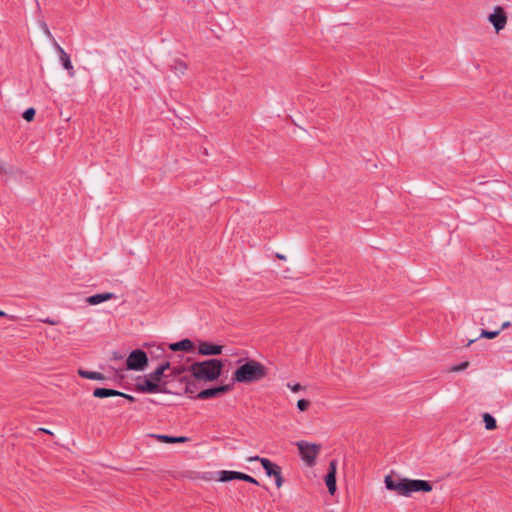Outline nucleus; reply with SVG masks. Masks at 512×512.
Returning <instances> with one entry per match:
<instances>
[{"label": "nucleus", "mask_w": 512, "mask_h": 512, "mask_svg": "<svg viewBox=\"0 0 512 512\" xmlns=\"http://www.w3.org/2000/svg\"><path fill=\"white\" fill-rule=\"evenodd\" d=\"M385 487L388 490L395 491L401 496L409 497L413 492H430L432 485L426 480H414L408 478L394 479L387 475L384 479Z\"/></svg>", "instance_id": "obj_1"}, {"label": "nucleus", "mask_w": 512, "mask_h": 512, "mask_svg": "<svg viewBox=\"0 0 512 512\" xmlns=\"http://www.w3.org/2000/svg\"><path fill=\"white\" fill-rule=\"evenodd\" d=\"M223 369V362L219 359H209L201 362H194L188 371L192 376L204 382H212L219 378Z\"/></svg>", "instance_id": "obj_2"}, {"label": "nucleus", "mask_w": 512, "mask_h": 512, "mask_svg": "<svg viewBox=\"0 0 512 512\" xmlns=\"http://www.w3.org/2000/svg\"><path fill=\"white\" fill-rule=\"evenodd\" d=\"M266 376L267 369L262 363L256 360H249L233 372L232 379L238 383H253Z\"/></svg>", "instance_id": "obj_3"}, {"label": "nucleus", "mask_w": 512, "mask_h": 512, "mask_svg": "<svg viewBox=\"0 0 512 512\" xmlns=\"http://www.w3.org/2000/svg\"><path fill=\"white\" fill-rule=\"evenodd\" d=\"M296 446L305 464L309 467L314 466L316 458L320 453L321 445L301 440L296 443Z\"/></svg>", "instance_id": "obj_4"}, {"label": "nucleus", "mask_w": 512, "mask_h": 512, "mask_svg": "<svg viewBox=\"0 0 512 512\" xmlns=\"http://www.w3.org/2000/svg\"><path fill=\"white\" fill-rule=\"evenodd\" d=\"M162 375H156V370L137 384V390L143 393H161L165 390L160 385Z\"/></svg>", "instance_id": "obj_5"}, {"label": "nucleus", "mask_w": 512, "mask_h": 512, "mask_svg": "<svg viewBox=\"0 0 512 512\" xmlns=\"http://www.w3.org/2000/svg\"><path fill=\"white\" fill-rule=\"evenodd\" d=\"M148 363V358L143 350L136 349L130 353L126 360L128 370L142 371Z\"/></svg>", "instance_id": "obj_6"}, {"label": "nucleus", "mask_w": 512, "mask_h": 512, "mask_svg": "<svg viewBox=\"0 0 512 512\" xmlns=\"http://www.w3.org/2000/svg\"><path fill=\"white\" fill-rule=\"evenodd\" d=\"M496 32L504 29L507 24V15L501 6H496L488 17Z\"/></svg>", "instance_id": "obj_7"}, {"label": "nucleus", "mask_w": 512, "mask_h": 512, "mask_svg": "<svg viewBox=\"0 0 512 512\" xmlns=\"http://www.w3.org/2000/svg\"><path fill=\"white\" fill-rule=\"evenodd\" d=\"M53 45L57 53L59 54V60L65 70H67L68 75L73 78L75 76V69L72 65L70 56L65 52V50L55 41L53 40Z\"/></svg>", "instance_id": "obj_8"}, {"label": "nucleus", "mask_w": 512, "mask_h": 512, "mask_svg": "<svg viewBox=\"0 0 512 512\" xmlns=\"http://www.w3.org/2000/svg\"><path fill=\"white\" fill-rule=\"evenodd\" d=\"M93 396L96 397V398H106V397L119 396V397L126 398L130 402H134L135 401V397L134 396L129 395V394H125L123 392H120V391H117V390H114V389H109V388H96L93 391Z\"/></svg>", "instance_id": "obj_9"}, {"label": "nucleus", "mask_w": 512, "mask_h": 512, "mask_svg": "<svg viewBox=\"0 0 512 512\" xmlns=\"http://www.w3.org/2000/svg\"><path fill=\"white\" fill-rule=\"evenodd\" d=\"M248 461L252 462V461H259L263 467V469L265 470L267 476L269 477H275V476H278V473L281 472V468L272 463L269 459L267 458H261L259 456H253V457H250L248 459Z\"/></svg>", "instance_id": "obj_10"}, {"label": "nucleus", "mask_w": 512, "mask_h": 512, "mask_svg": "<svg viewBox=\"0 0 512 512\" xmlns=\"http://www.w3.org/2000/svg\"><path fill=\"white\" fill-rule=\"evenodd\" d=\"M230 390L229 385H221L209 389H205L200 391L195 398L205 400L210 398L218 397L221 394H224L225 392Z\"/></svg>", "instance_id": "obj_11"}, {"label": "nucleus", "mask_w": 512, "mask_h": 512, "mask_svg": "<svg viewBox=\"0 0 512 512\" xmlns=\"http://www.w3.org/2000/svg\"><path fill=\"white\" fill-rule=\"evenodd\" d=\"M336 472H337V463L335 460H332L329 463V471L325 476V484L328 488V491L331 495H334L336 491Z\"/></svg>", "instance_id": "obj_12"}, {"label": "nucleus", "mask_w": 512, "mask_h": 512, "mask_svg": "<svg viewBox=\"0 0 512 512\" xmlns=\"http://www.w3.org/2000/svg\"><path fill=\"white\" fill-rule=\"evenodd\" d=\"M222 346L209 342H200L198 353L203 356L219 355L222 353Z\"/></svg>", "instance_id": "obj_13"}, {"label": "nucleus", "mask_w": 512, "mask_h": 512, "mask_svg": "<svg viewBox=\"0 0 512 512\" xmlns=\"http://www.w3.org/2000/svg\"><path fill=\"white\" fill-rule=\"evenodd\" d=\"M242 472L223 470L218 472V481L227 482L231 480H242Z\"/></svg>", "instance_id": "obj_14"}, {"label": "nucleus", "mask_w": 512, "mask_h": 512, "mask_svg": "<svg viewBox=\"0 0 512 512\" xmlns=\"http://www.w3.org/2000/svg\"><path fill=\"white\" fill-rule=\"evenodd\" d=\"M169 348L172 351H186L189 352L193 350L194 344L190 339H183L179 342H175L169 345Z\"/></svg>", "instance_id": "obj_15"}, {"label": "nucleus", "mask_w": 512, "mask_h": 512, "mask_svg": "<svg viewBox=\"0 0 512 512\" xmlns=\"http://www.w3.org/2000/svg\"><path fill=\"white\" fill-rule=\"evenodd\" d=\"M115 298V295L113 293H102V294H95L92 296H89L87 298V303L90 305H98L102 302L108 301Z\"/></svg>", "instance_id": "obj_16"}, {"label": "nucleus", "mask_w": 512, "mask_h": 512, "mask_svg": "<svg viewBox=\"0 0 512 512\" xmlns=\"http://www.w3.org/2000/svg\"><path fill=\"white\" fill-rule=\"evenodd\" d=\"M153 437L157 438L160 442H163V443H185V442L189 441V438L185 437V436L176 437V436L157 434V435H153Z\"/></svg>", "instance_id": "obj_17"}, {"label": "nucleus", "mask_w": 512, "mask_h": 512, "mask_svg": "<svg viewBox=\"0 0 512 512\" xmlns=\"http://www.w3.org/2000/svg\"><path fill=\"white\" fill-rule=\"evenodd\" d=\"M78 375L82 378L90 379V380H97V381L105 380V376L102 373L96 372V371H87L84 369H79Z\"/></svg>", "instance_id": "obj_18"}, {"label": "nucleus", "mask_w": 512, "mask_h": 512, "mask_svg": "<svg viewBox=\"0 0 512 512\" xmlns=\"http://www.w3.org/2000/svg\"><path fill=\"white\" fill-rule=\"evenodd\" d=\"M187 64L183 62L182 60H175L174 63L171 66L172 71L177 75L181 76L184 75L187 71Z\"/></svg>", "instance_id": "obj_19"}, {"label": "nucleus", "mask_w": 512, "mask_h": 512, "mask_svg": "<svg viewBox=\"0 0 512 512\" xmlns=\"http://www.w3.org/2000/svg\"><path fill=\"white\" fill-rule=\"evenodd\" d=\"M483 422L487 430H493L497 427L495 418L489 413L483 414Z\"/></svg>", "instance_id": "obj_20"}, {"label": "nucleus", "mask_w": 512, "mask_h": 512, "mask_svg": "<svg viewBox=\"0 0 512 512\" xmlns=\"http://www.w3.org/2000/svg\"><path fill=\"white\" fill-rule=\"evenodd\" d=\"M501 330L488 331L482 330L480 333L481 338L494 339L500 334Z\"/></svg>", "instance_id": "obj_21"}, {"label": "nucleus", "mask_w": 512, "mask_h": 512, "mask_svg": "<svg viewBox=\"0 0 512 512\" xmlns=\"http://www.w3.org/2000/svg\"><path fill=\"white\" fill-rule=\"evenodd\" d=\"M35 116V109L34 108H28L24 113H23V118L30 122L33 120Z\"/></svg>", "instance_id": "obj_22"}, {"label": "nucleus", "mask_w": 512, "mask_h": 512, "mask_svg": "<svg viewBox=\"0 0 512 512\" xmlns=\"http://www.w3.org/2000/svg\"><path fill=\"white\" fill-rule=\"evenodd\" d=\"M170 368V363L168 361L160 364L156 369V375H163L166 370Z\"/></svg>", "instance_id": "obj_23"}, {"label": "nucleus", "mask_w": 512, "mask_h": 512, "mask_svg": "<svg viewBox=\"0 0 512 512\" xmlns=\"http://www.w3.org/2000/svg\"><path fill=\"white\" fill-rule=\"evenodd\" d=\"M310 406V401L306 400V399H300L298 400L297 402V408L300 410V411H305L308 409V407Z\"/></svg>", "instance_id": "obj_24"}, {"label": "nucleus", "mask_w": 512, "mask_h": 512, "mask_svg": "<svg viewBox=\"0 0 512 512\" xmlns=\"http://www.w3.org/2000/svg\"><path fill=\"white\" fill-rule=\"evenodd\" d=\"M469 366V362L468 361H464L458 365H455L451 368V371L453 372H459V371H463L465 370L467 367Z\"/></svg>", "instance_id": "obj_25"}, {"label": "nucleus", "mask_w": 512, "mask_h": 512, "mask_svg": "<svg viewBox=\"0 0 512 512\" xmlns=\"http://www.w3.org/2000/svg\"><path fill=\"white\" fill-rule=\"evenodd\" d=\"M12 171V168L5 162L0 164V172L4 174H8Z\"/></svg>", "instance_id": "obj_26"}, {"label": "nucleus", "mask_w": 512, "mask_h": 512, "mask_svg": "<svg viewBox=\"0 0 512 512\" xmlns=\"http://www.w3.org/2000/svg\"><path fill=\"white\" fill-rule=\"evenodd\" d=\"M242 481L249 482V483H252L255 485L259 484V482L255 478H253L250 475L245 474V473L243 474Z\"/></svg>", "instance_id": "obj_27"}, {"label": "nucleus", "mask_w": 512, "mask_h": 512, "mask_svg": "<svg viewBox=\"0 0 512 512\" xmlns=\"http://www.w3.org/2000/svg\"><path fill=\"white\" fill-rule=\"evenodd\" d=\"M287 387L292 391V392H298L300 390L303 389V387L299 384V383H296V384H290L288 383L287 384Z\"/></svg>", "instance_id": "obj_28"}, {"label": "nucleus", "mask_w": 512, "mask_h": 512, "mask_svg": "<svg viewBox=\"0 0 512 512\" xmlns=\"http://www.w3.org/2000/svg\"><path fill=\"white\" fill-rule=\"evenodd\" d=\"M40 26H41V28H42L43 32L45 33V35H46L47 37H49V38H53V37H52V34H51V32H50V30H49V28H48V26H47V24H46L45 22H42V23L40 24Z\"/></svg>", "instance_id": "obj_29"}, {"label": "nucleus", "mask_w": 512, "mask_h": 512, "mask_svg": "<svg viewBox=\"0 0 512 512\" xmlns=\"http://www.w3.org/2000/svg\"><path fill=\"white\" fill-rule=\"evenodd\" d=\"M274 478H275V484H276V486H277L278 488H280V487L282 486V484H283V478H282V474H281V472H280V473H278V476H275Z\"/></svg>", "instance_id": "obj_30"}, {"label": "nucleus", "mask_w": 512, "mask_h": 512, "mask_svg": "<svg viewBox=\"0 0 512 512\" xmlns=\"http://www.w3.org/2000/svg\"><path fill=\"white\" fill-rule=\"evenodd\" d=\"M43 322L47 323V324H50V325H56L57 324L56 321H54V320H52L50 318L44 319Z\"/></svg>", "instance_id": "obj_31"}, {"label": "nucleus", "mask_w": 512, "mask_h": 512, "mask_svg": "<svg viewBox=\"0 0 512 512\" xmlns=\"http://www.w3.org/2000/svg\"><path fill=\"white\" fill-rule=\"evenodd\" d=\"M510 326H511V323H510L509 321H506V322H504V323L501 325V328H500L499 330H501V331H502V330H504V329H506V328H508V327H510Z\"/></svg>", "instance_id": "obj_32"}, {"label": "nucleus", "mask_w": 512, "mask_h": 512, "mask_svg": "<svg viewBox=\"0 0 512 512\" xmlns=\"http://www.w3.org/2000/svg\"><path fill=\"white\" fill-rule=\"evenodd\" d=\"M276 257H277L278 259H280V260H286L285 255L280 254V253H277V254H276Z\"/></svg>", "instance_id": "obj_33"}, {"label": "nucleus", "mask_w": 512, "mask_h": 512, "mask_svg": "<svg viewBox=\"0 0 512 512\" xmlns=\"http://www.w3.org/2000/svg\"><path fill=\"white\" fill-rule=\"evenodd\" d=\"M122 355H118L117 353H114V359H122Z\"/></svg>", "instance_id": "obj_34"}, {"label": "nucleus", "mask_w": 512, "mask_h": 512, "mask_svg": "<svg viewBox=\"0 0 512 512\" xmlns=\"http://www.w3.org/2000/svg\"><path fill=\"white\" fill-rule=\"evenodd\" d=\"M5 316H7L6 313L4 311L0 310V317H5Z\"/></svg>", "instance_id": "obj_35"}, {"label": "nucleus", "mask_w": 512, "mask_h": 512, "mask_svg": "<svg viewBox=\"0 0 512 512\" xmlns=\"http://www.w3.org/2000/svg\"><path fill=\"white\" fill-rule=\"evenodd\" d=\"M476 341V339H472L468 342L467 346H470L472 343H474Z\"/></svg>", "instance_id": "obj_36"}, {"label": "nucleus", "mask_w": 512, "mask_h": 512, "mask_svg": "<svg viewBox=\"0 0 512 512\" xmlns=\"http://www.w3.org/2000/svg\"><path fill=\"white\" fill-rule=\"evenodd\" d=\"M41 431L45 432V433H51L50 431L46 430V429H41Z\"/></svg>", "instance_id": "obj_37"}, {"label": "nucleus", "mask_w": 512, "mask_h": 512, "mask_svg": "<svg viewBox=\"0 0 512 512\" xmlns=\"http://www.w3.org/2000/svg\"><path fill=\"white\" fill-rule=\"evenodd\" d=\"M3 161L0 160V164L2 163Z\"/></svg>", "instance_id": "obj_38"}]
</instances>
